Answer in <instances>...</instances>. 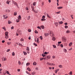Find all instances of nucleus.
Masks as SVG:
<instances>
[{
  "instance_id": "61",
  "label": "nucleus",
  "mask_w": 75,
  "mask_h": 75,
  "mask_svg": "<svg viewBox=\"0 0 75 75\" xmlns=\"http://www.w3.org/2000/svg\"><path fill=\"white\" fill-rule=\"evenodd\" d=\"M61 42H58V44H61Z\"/></svg>"
},
{
  "instance_id": "56",
  "label": "nucleus",
  "mask_w": 75,
  "mask_h": 75,
  "mask_svg": "<svg viewBox=\"0 0 75 75\" xmlns=\"http://www.w3.org/2000/svg\"><path fill=\"white\" fill-rule=\"evenodd\" d=\"M32 10L33 11H35V10H34V8H33Z\"/></svg>"
},
{
  "instance_id": "32",
  "label": "nucleus",
  "mask_w": 75,
  "mask_h": 75,
  "mask_svg": "<svg viewBox=\"0 0 75 75\" xmlns=\"http://www.w3.org/2000/svg\"><path fill=\"white\" fill-rule=\"evenodd\" d=\"M9 3H10V2L8 1H6V3L8 4H9Z\"/></svg>"
},
{
  "instance_id": "18",
  "label": "nucleus",
  "mask_w": 75,
  "mask_h": 75,
  "mask_svg": "<svg viewBox=\"0 0 75 75\" xmlns=\"http://www.w3.org/2000/svg\"><path fill=\"white\" fill-rule=\"evenodd\" d=\"M47 16L48 17H49V18H50V16L48 15V13H47L46 14Z\"/></svg>"
},
{
  "instance_id": "14",
  "label": "nucleus",
  "mask_w": 75,
  "mask_h": 75,
  "mask_svg": "<svg viewBox=\"0 0 75 75\" xmlns=\"http://www.w3.org/2000/svg\"><path fill=\"white\" fill-rule=\"evenodd\" d=\"M72 45V42H71L69 44V46H70V47H71V46Z\"/></svg>"
},
{
  "instance_id": "54",
  "label": "nucleus",
  "mask_w": 75,
  "mask_h": 75,
  "mask_svg": "<svg viewBox=\"0 0 75 75\" xmlns=\"http://www.w3.org/2000/svg\"><path fill=\"white\" fill-rule=\"evenodd\" d=\"M26 10H28V7H26Z\"/></svg>"
},
{
  "instance_id": "59",
  "label": "nucleus",
  "mask_w": 75,
  "mask_h": 75,
  "mask_svg": "<svg viewBox=\"0 0 75 75\" xmlns=\"http://www.w3.org/2000/svg\"><path fill=\"white\" fill-rule=\"evenodd\" d=\"M43 59V58H40V61H42V60Z\"/></svg>"
},
{
  "instance_id": "21",
  "label": "nucleus",
  "mask_w": 75,
  "mask_h": 75,
  "mask_svg": "<svg viewBox=\"0 0 75 75\" xmlns=\"http://www.w3.org/2000/svg\"><path fill=\"white\" fill-rule=\"evenodd\" d=\"M69 75H72V71H70V73H69Z\"/></svg>"
},
{
  "instance_id": "46",
  "label": "nucleus",
  "mask_w": 75,
  "mask_h": 75,
  "mask_svg": "<svg viewBox=\"0 0 75 75\" xmlns=\"http://www.w3.org/2000/svg\"><path fill=\"white\" fill-rule=\"evenodd\" d=\"M15 55V53H14V52H12V55L13 56H14V55Z\"/></svg>"
},
{
  "instance_id": "24",
  "label": "nucleus",
  "mask_w": 75,
  "mask_h": 75,
  "mask_svg": "<svg viewBox=\"0 0 75 75\" xmlns=\"http://www.w3.org/2000/svg\"><path fill=\"white\" fill-rule=\"evenodd\" d=\"M19 34H20V35H21V31H19Z\"/></svg>"
},
{
  "instance_id": "64",
  "label": "nucleus",
  "mask_w": 75,
  "mask_h": 75,
  "mask_svg": "<svg viewBox=\"0 0 75 75\" xmlns=\"http://www.w3.org/2000/svg\"><path fill=\"white\" fill-rule=\"evenodd\" d=\"M4 42H5V41L4 40H3L2 41V43H4Z\"/></svg>"
},
{
  "instance_id": "16",
  "label": "nucleus",
  "mask_w": 75,
  "mask_h": 75,
  "mask_svg": "<svg viewBox=\"0 0 75 75\" xmlns=\"http://www.w3.org/2000/svg\"><path fill=\"white\" fill-rule=\"evenodd\" d=\"M30 16H28V18H27V20H30Z\"/></svg>"
},
{
  "instance_id": "27",
  "label": "nucleus",
  "mask_w": 75,
  "mask_h": 75,
  "mask_svg": "<svg viewBox=\"0 0 75 75\" xmlns=\"http://www.w3.org/2000/svg\"><path fill=\"white\" fill-rule=\"evenodd\" d=\"M8 24H11V21H8Z\"/></svg>"
},
{
  "instance_id": "47",
  "label": "nucleus",
  "mask_w": 75,
  "mask_h": 75,
  "mask_svg": "<svg viewBox=\"0 0 75 75\" xmlns=\"http://www.w3.org/2000/svg\"><path fill=\"white\" fill-rule=\"evenodd\" d=\"M35 74V72L34 71L33 72H32V75H34V74Z\"/></svg>"
},
{
  "instance_id": "26",
  "label": "nucleus",
  "mask_w": 75,
  "mask_h": 75,
  "mask_svg": "<svg viewBox=\"0 0 75 75\" xmlns=\"http://www.w3.org/2000/svg\"><path fill=\"white\" fill-rule=\"evenodd\" d=\"M42 56H43V57H45L46 56V55H44V54H42Z\"/></svg>"
},
{
  "instance_id": "44",
  "label": "nucleus",
  "mask_w": 75,
  "mask_h": 75,
  "mask_svg": "<svg viewBox=\"0 0 75 75\" xmlns=\"http://www.w3.org/2000/svg\"><path fill=\"white\" fill-rule=\"evenodd\" d=\"M53 47L54 48H56L57 47H56V46L55 45H53Z\"/></svg>"
},
{
  "instance_id": "15",
  "label": "nucleus",
  "mask_w": 75,
  "mask_h": 75,
  "mask_svg": "<svg viewBox=\"0 0 75 75\" xmlns=\"http://www.w3.org/2000/svg\"><path fill=\"white\" fill-rule=\"evenodd\" d=\"M26 50H27V51H29V50H30V49L29 48V47H27Z\"/></svg>"
},
{
  "instance_id": "23",
  "label": "nucleus",
  "mask_w": 75,
  "mask_h": 75,
  "mask_svg": "<svg viewBox=\"0 0 75 75\" xmlns=\"http://www.w3.org/2000/svg\"><path fill=\"white\" fill-rule=\"evenodd\" d=\"M64 42H66V41H67V39L65 38H64Z\"/></svg>"
},
{
  "instance_id": "53",
  "label": "nucleus",
  "mask_w": 75,
  "mask_h": 75,
  "mask_svg": "<svg viewBox=\"0 0 75 75\" xmlns=\"http://www.w3.org/2000/svg\"><path fill=\"white\" fill-rule=\"evenodd\" d=\"M10 49H8L6 51H7V52H9V51H10Z\"/></svg>"
},
{
  "instance_id": "55",
  "label": "nucleus",
  "mask_w": 75,
  "mask_h": 75,
  "mask_svg": "<svg viewBox=\"0 0 75 75\" xmlns=\"http://www.w3.org/2000/svg\"><path fill=\"white\" fill-rule=\"evenodd\" d=\"M4 61H6V57H4Z\"/></svg>"
},
{
  "instance_id": "3",
  "label": "nucleus",
  "mask_w": 75,
  "mask_h": 75,
  "mask_svg": "<svg viewBox=\"0 0 75 75\" xmlns=\"http://www.w3.org/2000/svg\"><path fill=\"white\" fill-rule=\"evenodd\" d=\"M18 18L19 20H21V15H19V16L18 17Z\"/></svg>"
},
{
  "instance_id": "42",
  "label": "nucleus",
  "mask_w": 75,
  "mask_h": 75,
  "mask_svg": "<svg viewBox=\"0 0 75 75\" xmlns=\"http://www.w3.org/2000/svg\"><path fill=\"white\" fill-rule=\"evenodd\" d=\"M40 38L41 40H42V36H40Z\"/></svg>"
},
{
  "instance_id": "43",
  "label": "nucleus",
  "mask_w": 75,
  "mask_h": 75,
  "mask_svg": "<svg viewBox=\"0 0 75 75\" xmlns=\"http://www.w3.org/2000/svg\"><path fill=\"white\" fill-rule=\"evenodd\" d=\"M4 30H5V31H6V28H5V27H3L2 28Z\"/></svg>"
},
{
  "instance_id": "7",
  "label": "nucleus",
  "mask_w": 75,
  "mask_h": 75,
  "mask_svg": "<svg viewBox=\"0 0 75 75\" xmlns=\"http://www.w3.org/2000/svg\"><path fill=\"white\" fill-rule=\"evenodd\" d=\"M45 20H46V19L44 18H43L41 19V21H45Z\"/></svg>"
},
{
  "instance_id": "9",
  "label": "nucleus",
  "mask_w": 75,
  "mask_h": 75,
  "mask_svg": "<svg viewBox=\"0 0 75 75\" xmlns=\"http://www.w3.org/2000/svg\"><path fill=\"white\" fill-rule=\"evenodd\" d=\"M56 38L55 37H53L52 38V40L53 41H55Z\"/></svg>"
},
{
  "instance_id": "45",
  "label": "nucleus",
  "mask_w": 75,
  "mask_h": 75,
  "mask_svg": "<svg viewBox=\"0 0 75 75\" xmlns=\"http://www.w3.org/2000/svg\"><path fill=\"white\" fill-rule=\"evenodd\" d=\"M14 16H16L17 15V12H15L14 14Z\"/></svg>"
},
{
  "instance_id": "6",
  "label": "nucleus",
  "mask_w": 75,
  "mask_h": 75,
  "mask_svg": "<svg viewBox=\"0 0 75 75\" xmlns=\"http://www.w3.org/2000/svg\"><path fill=\"white\" fill-rule=\"evenodd\" d=\"M50 57H51V56L50 55L47 56H46V57L47 58V59H50Z\"/></svg>"
},
{
  "instance_id": "62",
  "label": "nucleus",
  "mask_w": 75,
  "mask_h": 75,
  "mask_svg": "<svg viewBox=\"0 0 75 75\" xmlns=\"http://www.w3.org/2000/svg\"><path fill=\"white\" fill-rule=\"evenodd\" d=\"M28 39L29 40H31V37H29V38H28Z\"/></svg>"
},
{
  "instance_id": "33",
  "label": "nucleus",
  "mask_w": 75,
  "mask_h": 75,
  "mask_svg": "<svg viewBox=\"0 0 75 75\" xmlns=\"http://www.w3.org/2000/svg\"><path fill=\"white\" fill-rule=\"evenodd\" d=\"M60 46L62 47V48H63L64 47V46L63 45L61 44L60 45Z\"/></svg>"
},
{
  "instance_id": "41",
  "label": "nucleus",
  "mask_w": 75,
  "mask_h": 75,
  "mask_svg": "<svg viewBox=\"0 0 75 75\" xmlns=\"http://www.w3.org/2000/svg\"><path fill=\"white\" fill-rule=\"evenodd\" d=\"M42 18H45V16L44 15L42 16Z\"/></svg>"
},
{
  "instance_id": "20",
  "label": "nucleus",
  "mask_w": 75,
  "mask_h": 75,
  "mask_svg": "<svg viewBox=\"0 0 75 75\" xmlns=\"http://www.w3.org/2000/svg\"><path fill=\"white\" fill-rule=\"evenodd\" d=\"M46 64L47 65H51V63H49L48 62H47Z\"/></svg>"
},
{
  "instance_id": "1",
  "label": "nucleus",
  "mask_w": 75,
  "mask_h": 75,
  "mask_svg": "<svg viewBox=\"0 0 75 75\" xmlns=\"http://www.w3.org/2000/svg\"><path fill=\"white\" fill-rule=\"evenodd\" d=\"M50 35L52 37H54V34L52 33V31H51L50 33Z\"/></svg>"
},
{
  "instance_id": "30",
  "label": "nucleus",
  "mask_w": 75,
  "mask_h": 75,
  "mask_svg": "<svg viewBox=\"0 0 75 75\" xmlns=\"http://www.w3.org/2000/svg\"><path fill=\"white\" fill-rule=\"evenodd\" d=\"M35 33L36 34H38V31L37 30H35Z\"/></svg>"
},
{
  "instance_id": "17",
  "label": "nucleus",
  "mask_w": 75,
  "mask_h": 75,
  "mask_svg": "<svg viewBox=\"0 0 75 75\" xmlns=\"http://www.w3.org/2000/svg\"><path fill=\"white\" fill-rule=\"evenodd\" d=\"M20 19H16V22H17V23H18V22H19V21H20Z\"/></svg>"
},
{
  "instance_id": "28",
  "label": "nucleus",
  "mask_w": 75,
  "mask_h": 75,
  "mask_svg": "<svg viewBox=\"0 0 75 75\" xmlns=\"http://www.w3.org/2000/svg\"><path fill=\"white\" fill-rule=\"evenodd\" d=\"M5 38L6 39H7L8 38V36H5Z\"/></svg>"
},
{
  "instance_id": "4",
  "label": "nucleus",
  "mask_w": 75,
  "mask_h": 75,
  "mask_svg": "<svg viewBox=\"0 0 75 75\" xmlns=\"http://www.w3.org/2000/svg\"><path fill=\"white\" fill-rule=\"evenodd\" d=\"M27 70H28L29 71H31V70L29 67H28L27 69Z\"/></svg>"
},
{
  "instance_id": "37",
  "label": "nucleus",
  "mask_w": 75,
  "mask_h": 75,
  "mask_svg": "<svg viewBox=\"0 0 75 75\" xmlns=\"http://www.w3.org/2000/svg\"><path fill=\"white\" fill-rule=\"evenodd\" d=\"M8 18V16H6V17H4V19H6V18Z\"/></svg>"
},
{
  "instance_id": "57",
  "label": "nucleus",
  "mask_w": 75,
  "mask_h": 75,
  "mask_svg": "<svg viewBox=\"0 0 75 75\" xmlns=\"http://www.w3.org/2000/svg\"><path fill=\"white\" fill-rule=\"evenodd\" d=\"M55 73L56 74H57V72H58V71L57 70H55Z\"/></svg>"
},
{
  "instance_id": "48",
  "label": "nucleus",
  "mask_w": 75,
  "mask_h": 75,
  "mask_svg": "<svg viewBox=\"0 0 75 75\" xmlns=\"http://www.w3.org/2000/svg\"><path fill=\"white\" fill-rule=\"evenodd\" d=\"M68 26H67V25H65V28H68Z\"/></svg>"
},
{
  "instance_id": "34",
  "label": "nucleus",
  "mask_w": 75,
  "mask_h": 75,
  "mask_svg": "<svg viewBox=\"0 0 75 75\" xmlns=\"http://www.w3.org/2000/svg\"><path fill=\"white\" fill-rule=\"evenodd\" d=\"M66 33H70V31L69 30H67L66 32Z\"/></svg>"
},
{
  "instance_id": "36",
  "label": "nucleus",
  "mask_w": 75,
  "mask_h": 75,
  "mask_svg": "<svg viewBox=\"0 0 75 75\" xmlns=\"http://www.w3.org/2000/svg\"><path fill=\"white\" fill-rule=\"evenodd\" d=\"M43 54H45V55H47V52H45Z\"/></svg>"
},
{
  "instance_id": "5",
  "label": "nucleus",
  "mask_w": 75,
  "mask_h": 75,
  "mask_svg": "<svg viewBox=\"0 0 75 75\" xmlns=\"http://www.w3.org/2000/svg\"><path fill=\"white\" fill-rule=\"evenodd\" d=\"M8 33L7 32H6L5 33V36H8Z\"/></svg>"
},
{
  "instance_id": "58",
  "label": "nucleus",
  "mask_w": 75,
  "mask_h": 75,
  "mask_svg": "<svg viewBox=\"0 0 75 75\" xmlns=\"http://www.w3.org/2000/svg\"><path fill=\"white\" fill-rule=\"evenodd\" d=\"M19 45V46H21V45H22V46H23V45H21V44H20V43H19L18 44Z\"/></svg>"
},
{
  "instance_id": "12",
  "label": "nucleus",
  "mask_w": 75,
  "mask_h": 75,
  "mask_svg": "<svg viewBox=\"0 0 75 75\" xmlns=\"http://www.w3.org/2000/svg\"><path fill=\"white\" fill-rule=\"evenodd\" d=\"M63 7H58L57 8L59 10V9H61V8H62Z\"/></svg>"
},
{
  "instance_id": "51",
  "label": "nucleus",
  "mask_w": 75,
  "mask_h": 75,
  "mask_svg": "<svg viewBox=\"0 0 75 75\" xmlns=\"http://www.w3.org/2000/svg\"><path fill=\"white\" fill-rule=\"evenodd\" d=\"M18 63L19 65H21V62H20V61H18Z\"/></svg>"
},
{
  "instance_id": "19",
  "label": "nucleus",
  "mask_w": 75,
  "mask_h": 75,
  "mask_svg": "<svg viewBox=\"0 0 75 75\" xmlns=\"http://www.w3.org/2000/svg\"><path fill=\"white\" fill-rule=\"evenodd\" d=\"M62 23H63V22L62 21H61L59 22V24H62Z\"/></svg>"
},
{
  "instance_id": "63",
  "label": "nucleus",
  "mask_w": 75,
  "mask_h": 75,
  "mask_svg": "<svg viewBox=\"0 0 75 75\" xmlns=\"http://www.w3.org/2000/svg\"><path fill=\"white\" fill-rule=\"evenodd\" d=\"M11 29H14V27L13 26H12L11 27Z\"/></svg>"
},
{
  "instance_id": "50",
  "label": "nucleus",
  "mask_w": 75,
  "mask_h": 75,
  "mask_svg": "<svg viewBox=\"0 0 75 75\" xmlns=\"http://www.w3.org/2000/svg\"><path fill=\"white\" fill-rule=\"evenodd\" d=\"M6 73L7 74H9V75H10V74H9V72H8V71H6Z\"/></svg>"
},
{
  "instance_id": "31",
  "label": "nucleus",
  "mask_w": 75,
  "mask_h": 75,
  "mask_svg": "<svg viewBox=\"0 0 75 75\" xmlns=\"http://www.w3.org/2000/svg\"><path fill=\"white\" fill-rule=\"evenodd\" d=\"M30 65V63H26V66H28Z\"/></svg>"
},
{
  "instance_id": "11",
  "label": "nucleus",
  "mask_w": 75,
  "mask_h": 75,
  "mask_svg": "<svg viewBox=\"0 0 75 75\" xmlns=\"http://www.w3.org/2000/svg\"><path fill=\"white\" fill-rule=\"evenodd\" d=\"M40 27L41 28H42V29H44V26L41 25Z\"/></svg>"
},
{
  "instance_id": "39",
  "label": "nucleus",
  "mask_w": 75,
  "mask_h": 75,
  "mask_svg": "<svg viewBox=\"0 0 75 75\" xmlns=\"http://www.w3.org/2000/svg\"><path fill=\"white\" fill-rule=\"evenodd\" d=\"M59 68H62V65H59Z\"/></svg>"
},
{
  "instance_id": "49",
  "label": "nucleus",
  "mask_w": 75,
  "mask_h": 75,
  "mask_svg": "<svg viewBox=\"0 0 75 75\" xmlns=\"http://www.w3.org/2000/svg\"><path fill=\"white\" fill-rule=\"evenodd\" d=\"M33 45H35L36 46H37V44H36L35 43H34Z\"/></svg>"
},
{
  "instance_id": "13",
  "label": "nucleus",
  "mask_w": 75,
  "mask_h": 75,
  "mask_svg": "<svg viewBox=\"0 0 75 75\" xmlns=\"http://www.w3.org/2000/svg\"><path fill=\"white\" fill-rule=\"evenodd\" d=\"M37 42H38V43H39V38H37Z\"/></svg>"
},
{
  "instance_id": "40",
  "label": "nucleus",
  "mask_w": 75,
  "mask_h": 75,
  "mask_svg": "<svg viewBox=\"0 0 75 75\" xmlns=\"http://www.w3.org/2000/svg\"><path fill=\"white\" fill-rule=\"evenodd\" d=\"M21 41H23L24 39L23 38H21L20 40Z\"/></svg>"
},
{
  "instance_id": "2",
  "label": "nucleus",
  "mask_w": 75,
  "mask_h": 75,
  "mask_svg": "<svg viewBox=\"0 0 75 75\" xmlns=\"http://www.w3.org/2000/svg\"><path fill=\"white\" fill-rule=\"evenodd\" d=\"M12 1L13 3V4H14V5H16V6L17 4V2L14 1V0H12Z\"/></svg>"
},
{
  "instance_id": "22",
  "label": "nucleus",
  "mask_w": 75,
  "mask_h": 75,
  "mask_svg": "<svg viewBox=\"0 0 75 75\" xmlns=\"http://www.w3.org/2000/svg\"><path fill=\"white\" fill-rule=\"evenodd\" d=\"M23 53L24 54V55H27V53L24 51L23 52Z\"/></svg>"
},
{
  "instance_id": "35",
  "label": "nucleus",
  "mask_w": 75,
  "mask_h": 75,
  "mask_svg": "<svg viewBox=\"0 0 75 75\" xmlns=\"http://www.w3.org/2000/svg\"><path fill=\"white\" fill-rule=\"evenodd\" d=\"M37 28H38L39 29H40V30H41V28L40 27V26H38L37 27Z\"/></svg>"
},
{
  "instance_id": "25",
  "label": "nucleus",
  "mask_w": 75,
  "mask_h": 75,
  "mask_svg": "<svg viewBox=\"0 0 75 75\" xmlns=\"http://www.w3.org/2000/svg\"><path fill=\"white\" fill-rule=\"evenodd\" d=\"M64 52H67V49H64Z\"/></svg>"
},
{
  "instance_id": "8",
  "label": "nucleus",
  "mask_w": 75,
  "mask_h": 75,
  "mask_svg": "<svg viewBox=\"0 0 75 75\" xmlns=\"http://www.w3.org/2000/svg\"><path fill=\"white\" fill-rule=\"evenodd\" d=\"M36 2H33V6H35L36 5Z\"/></svg>"
},
{
  "instance_id": "10",
  "label": "nucleus",
  "mask_w": 75,
  "mask_h": 75,
  "mask_svg": "<svg viewBox=\"0 0 75 75\" xmlns=\"http://www.w3.org/2000/svg\"><path fill=\"white\" fill-rule=\"evenodd\" d=\"M33 65H37V63L35 62H34L33 64Z\"/></svg>"
},
{
  "instance_id": "38",
  "label": "nucleus",
  "mask_w": 75,
  "mask_h": 75,
  "mask_svg": "<svg viewBox=\"0 0 75 75\" xmlns=\"http://www.w3.org/2000/svg\"><path fill=\"white\" fill-rule=\"evenodd\" d=\"M8 45H10L11 44V42H8L7 43Z\"/></svg>"
},
{
  "instance_id": "60",
  "label": "nucleus",
  "mask_w": 75,
  "mask_h": 75,
  "mask_svg": "<svg viewBox=\"0 0 75 75\" xmlns=\"http://www.w3.org/2000/svg\"><path fill=\"white\" fill-rule=\"evenodd\" d=\"M64 24L65 25H68V23H64Z\"/></svg>"
},
{
  "instance_id": "29",
  "label": "nucleus",
  "mask_w": 75,
  "mask_h": 75,
  "mask_svg": "<svg viewBox=\"0 0 75 75\" xmlns=\"http://www.w3.org/2000/svg\"><path fill=\"white\" fill-rule=\"evenodd\" d=\"M48 35V33H45V35L46 37H47V35Z\"/></svg>"
},
{
  "instance_id": "52",
  "label": "nucleus",
  "mask_w": 75,
  "mask_h": 75,
  "mask_svg": "<svg viewBox=\"0 0 75 75\" xmlns=\"http://www.w3.org/2000/svg\"><path fill=\"white\" fill-rule=\"evenodd\" d=\"M28 32H31V30H30V29H29L28 30Z\"/></svg>"
}]
</instances>
